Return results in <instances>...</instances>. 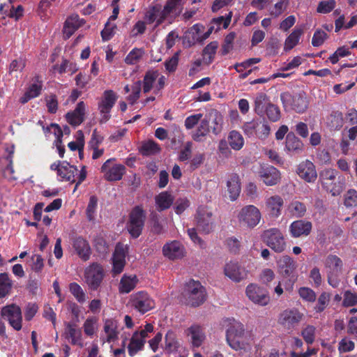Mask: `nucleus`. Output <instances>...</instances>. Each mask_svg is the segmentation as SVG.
<instances>
[{
  "mask_svg": "<svg viewBox=\"0 0 357 357\" xmlns=\"http://www.w3.org/2000/svg\"><path fill=\"white\" fill-rule=\"evenodd\" d=\"M338 172L333 169H325L319 173V182L322 188L333 196L340 195L344 187L342 176H337Z\"/></svg>",
  "mask_w": 357,
  "mask_h": 357,
  "instance_id": "f257e3e1",
  "label": "nucleus"
},
{
  "mask_svg": "<svg viewBox=\"0 0 357 357\" xmlns=\"http://www.w3.org/2000/svg\"><path fill=\"white\" fill-rule=\"evenodd\" d=\"M285 148L289 152L299 153L303 149V144L294 132H291L287 135Z\"/></svg>",
  "mask_w": 357,
  "mask_h": 357,
  "instance_id": "473e14b6",
  "label": "nucleus"
},
{
  "mask_svg": "<svg viewBox=\"0 0 357 357\" xmlns=\"http://www.w3.org/2000/svg\"><path fill=\"white\" fill-rule=\"evenodd\" d=\"M98 206V198L95 195H92L89 198L86 209V215L89 221H94L96 218V209Z\"/></svg>",
  "mask_w": 357,
  "mask_h": 357,
  "instance_id": "a18cd8bd",
  "label": "nucleus"
},
{
  "mask_svg": "<svg viewBox=\"0 0 357 357\" xmlns=\"http://www.w3.org/2000/svg\"><path fill=\"white\" fill-rule=\"evenodd\" d=\"M283 206L284 199L280 195H275L266 199L265 209L271 218H278L282 214Z\"/></svg>",
  "mask_w": 357,
  "mask_h": 357,
  "instance_id": "412c9836",
  "label": "nucleus"
},
{
  "mask_svg": "<svg viewBox=\"0 0 357 357\" xmlns=\"http://www.w3.org/2000/svg\"><path fill=\"white\" fill-rule=\"evenodd\" d=\"M142 50L137 48L132 50L125 59V62L127 64H135L136 63L142 56Z\"/></svg>",
  "mask_w": 357,
  "mask_h": 357,
  "instance_id": "69168bd1",
  "label": "nucleus"
},
{
  "mask_svg": "<svg viewBox=\"0 0 357 357\" xmlns=\"http://www.w3.org/2000/svg\"><path fill=\"white\" fill-rule=\"evenodd\" d=\"M72 245L77 256L84 261H88L91 255V246L84 237L79 236L73 238Z\"/></svg>",
  "mask_w": 357,
  "mask_h": 357,
  "instance_id": "aec40b11",
  "label": "nucleus"
},
{
  "mask_svg": "<svg viewBox=\"0 0 357 357\" xmlns=\"http://www.w3.org/2000/svg\"><path fill=\"white\" fill-rule=\"evenodd\" d=\"M138 279L136 275H123L120 281L119 291L122 294H128L136 287Z\"/></svg>",
  "mask_w": 357,
  "mask_h": 357,
  "instance_id": "f704fd0d",
  "label": "nucleus"
},
{
  "mask_svg": "<svg viewBox=\"0 0 357 357\" xmlns=\"http://www.w3.org/2000/svg\"><path fill=\"white\" fill-rule=\"evenodd\" d=\"M303 317V314L297 309H287L280 313L278 321L285 328L294 329L299 324Z\"/></svg>",
  "mask_w": 357,
  "mask_h": 357,
  "instance_id": "dca6fc26",
  "label": "nucleus"
},
{
  "mask_svg": "<svg viewBox=\"0 0 357 357\" xmlns=\"http://www.w3.org/2000/svg\"><path fill=\"white\" fill-rule=\"evenodd\" d=\"M141 88H142V84L141 81L136 82L132 86V93L128 96L127 99L128 102L133 105L136 102V101L139 99L140 92H141Z\"/></svg>",
  "mask_w": 357,
  "mask_h": 357,
  "instance_id": "0e129e2a",
  "label": "nucleus"
},
{
  "mask_svg": "<svg viewBox=\"0 0 357 357\" xmlns=\"http://www.w3.org/2000/svg\"><path fill=\"white\" fill-rule=\"evenodd\" d=\"M245 292L250 301L261 306L266 305L270 301L267 291L257 284H249L246 288Z\"/></svg>",
  "mask_w": 357,
  "mask_h": 357,
  "instance_id": "f3484780",
  "label": "nucleus"
},
{
  "mask_svg": "<svg viewBox=\"0 0 357 357\" xmlns=\"http://www.w3.org/2000/svg\"><path fill=\"white\" fill-rule=\"evenodd\" d=\"M227 277L234 282H240L247 276V271L238 262L229 261L226 264L224 269Z\"/></svg>",
  "mask_w": 357,
  "mask_h": 357,
  "instance_id": "4be33fe9",
  "label": "nucleus"
},
{
  "mask_svg": "<svg viewBox=\"0 0 357 357\" xmlns=\"http://www.w3.org/2000/svg\"><path fill=\"white\" fill-rule=\"evenodd\" d=\"M116 158H112L107 160L100 168V171L104 174L105 178L108 181H120L126 172V167L123 165L118 164L111 167L112 162Z\"/></svg>",
  "mask_w": 357,
  "mask_h": 357,
  "instance_id": "4468645a",
  "label": "nucleus"
},
{
  "mask_svg": "<svg viewBox=\"0 0 357 357\" xmlns=\"http://www.w3.org/2000/svg\"><path fill=\"white\" fill-rule=\"evenodd\" d=\"M227 191L231 201L236 200L241 192V184L239 176L236 174H232L229 176L227 182Z\"/></svg>",
  "mask_w": 357,
  "mask_h": 357,
  "instance_id": "c756f323",
  "label": "nucleus"
},
{
  "mask_svg": "<svg viewBox=\"0 0 357 357\" xmlns=\"http://www.w3.org/2000/svg\"><path fill=\"white\" fill-rule=\"evenodd\" d=\"M301 34L302 31L301 29L294 30L285 40L284 50H291L293 49L298 44Z\"/></svg>",
  "mask_w": 357,
  "mask_h": 357,
  "instance_id": "49530a36",
  "label": "nucleus"
},
{
  "mask_svg": "<svg viewBox=\"0 0 357 357\" xmlns=\"http://www.w3.org/2000/svg\"><path fill=\"white\" fill-rule=\"evenodd\" d=\"M183 250V246L177 241L167 243L162 248L163 255L172 260L183 257L184 255Z\"/></svg>",
  "mask_w": 357,
  "mask_h": 357,
  "instance_id": "a878e982",
  "label": "nucleus"
},
{
  "mask_svg": "<svg viewBox=\"0 0 357 357\" xmlns=\"http://www.w3.org/2000/svg\"><path fill=\"white\" fill-rule=\"evenodd\" d=\"M85 109V103L83 101L79 102L73 112L66 114L67 122L73 126H79L84 121Z\"/></svg>",
  "mask_w": 357,
  "mask_h": 357,
  "instance_id": "393cba45",
  "label": "nucleus"
},
{
  "mask_svg": "<svg viewBox=\"0 0 357 357\" xmlns=\"http://www.w3.org/2000/svg\"><path fill=\"white\" fill-rule=\"evenodd\" d=\"M289 213L296 218H302L306 213L305 205L298 201H292L288 207Z\"/></svg>",
  "mask_w": 357,
  "mask_h": 357,
  "instance_id": "c03bdc74",
  "label": "nucleus"
},
{
  "mask_svg": "<svg viewBox=\"0 0 357 357\" xmlns=\"http://www.w3.org/2000/svg\"><path fill=\"white\" fill-rule=\"evenodd\" d=\"M265 114L268 119L273 122H276L280 119V108L271 102L266 106Z\"/></svg>",
  "mask_w": 357,
  "mask_h": 357,
  "instance_id": "603ef678",
  "label": "nucleus"
},
{
  "mask_svg": "<svg viewBox=\"0 0 357 357\" xmlns=\"http://www.w3.org/2000/svg\"><path fill=\"white\" fill-rule=\"evenodd\" d=\"M329 301L330 295L326 292L321 293L319 296L317 303L314 307L316 312L320 313L323 312L328 305Z\"/></svg>",
  "mask_w": 357,
  "mask_h": 357,
  "instance_id": "bf43d9fd",
  "label": "nucleus"
},
{
  "mask_svg": "<svg viewBox=\"0 0 357 357\" xmlns=\"http://www.w3.org/2000/svg\"><path fill=\"white\" fill-rule=\"evenodd\" d=\"M301 335L307 344H312L315 338V328L308 325L302 331Z\"/></svg>",
  "mask_w": 357,
  "mask_h": 357,
  "instance_id": "680f3d73",
  "label": "nucleus"
},
{
  "mask_svg": "<svg viewBox=\"0 0 357 357\" xmlns=\"http://www.w3.org/2000/svg\"><path fill=\"white\" fill-rule=\"evenodd\" d=\"M146 219V212L141 206H135L129 215L128 230L133 238H137L142 234Z\"/></svg>",
  "mask_w": 357,
  "mask_h": 357,
  "instance_id": "9d476101",
  "label": "nucleus"
},
{
  "mask_svg": "<svg viewBox=\"0 0 357 357\" xmlns=\"http://www.w3.org/2000/svg\"><path fill=\"white\" fill-rule=\"evenodd\" d=\"M82 336V331L75 323L68 322L66 324L65 337L71 340L72 344L83 347Z\"/></svg>",
  "mask_w": 357,
  "mask_h": 357,
  "instance_id": "bb28decb",
  "label": "nucleus"
},
{
  "mask_svg": "<svg viewBox=\"0 0 357 357\" xmlns=\"http://www.w3.org/2000/svg\"><path fill=\"white\" fill-rule=\"evenodd\" d=\"M104 331L107 334V342H111L118 338V321L114 319H107L104 321Z\"/></svg>",
  "mask_w": 357,
  "mask_h": 357,
  "instance_id": "2f4dec72",
  "label": "nucleus"
},
{
  "mask_svg": "<svg viewBox=\"0 0 357 357\" xmlns=\"http://www.w3.org/2000/svg\"><path fill=\"white\" fill-rule=\"evenodd\" d=\"M344 124L343 114L340 111L333 112L330 116V126L334 130H340Z\"/></svg>",
  "mask_w": 357,
  "mask_h": 357,
  "instance_id": "8fccbe9b",
  "label": "nucleus"
},
{
  "mask_svg": "<svg viewBox=\"0 0 357 357\" xmlns=\"http://www.w3.org/2000/svg\"><path fill=\"white\" fill-rule=\"evenodd\" d=\"M344 203L347 207L357 206V191L354 189L349 190L345 195Z\"/></svg>",
  "mask_w": 357,
  "mask_h": 357,
  "instance_id": "774afa93",
  "label": "nucleus"
},
{
  "mask_svg": "<svg viewBox=\"0 0 357 357\" xmlns=\"http://www.w3.org/2000/svg\"><path fill=\"white\" fill-rule=\"evenodd\" d=\"M182 6V0H167L162 8L163 17L166 15L167 17L171 13H176Z\"/></svg>",
  "mask_w": 357,
  "mask_h": 357,
  "instance_id": "09e8293b",
  "label": "nucleus"
},
{
  "mask_svg": "<svg viewBox=\"0 0 357 357\" xmlns=\"http://www.w3.org/2000/svg\"><path fill=\"white\" fill-rule=\"evenodd\" d=\"M163 9L160 4H155L149 6L146 10L144 20L149 24L155 22V26H160L167 18L166 15L163 17Z\"/></svg>",
  "mask_w": 357,
  "mask_h": 357,
  "instance_id": "b1692460",
  "label": "nucleus"
},
{
  "mask_svg": "<svg viewBox=\"0 0 357 357\" xmlns=\"http://www.w3.org/2000/svg\"><path fill=\"white\" fill-rule=\"evenodd\" d=\"M42 87V82L39 80V77H36L34 82L28 87L24 94L20 98V102L22 104H25L30 100L39 96Z\"/></svg>",
  "mask_w": 357,
  "mask_h": 357,
  "instance_id": "cd10ccee",
  "label": "nucleus"
},
{
  "mask_svg": "<svg viewBox=\"0 0 357 357\" xmlns=\"http://www.w3.org/2000/svg\"><path fill=\"white\" fill-rule=\"evenodd\" d=\"M336 6L335 0H328L320 1L317 6V11L319 13H329L331 12Z\"/></svg>",
  "mask_w": 357,
  "mask_h": 357,
  "instance_id": "13d9d810",
  "label": "nucleus"
},
{
  "mask_svg": "<svg viewBox=\"0 0 357 357\" xmlns=\"http://www.w3.org/2000/svg\"><path fill=\"white\" fill-rule=\"evenodd\" d=\"M69 290L79 303H83L86 301V294L79 284L71 282L69 284Z\"/></svg>",
  "mask_w": 357,
  "mask_h": 357,
  "instance_id": "de8ad7c7",
  "label": "nucleus"
},
{
  "mask_svg": "<svg viewBox=\"0 0 357 357\" xmlns=\"http://www.w3.org/2000/svg\"><path fill=\"white\" fill-rule=\"evenodd\" d=\"M244 333V326L240 322L233 323L227 330V342L233 349L237 351L244 348L243 341Z\"/></svg>",
  "mask_w": 357,
  "mask_h": 357,
  "instance_id": "f8f14e48",
  "label": "nucleus"
},
{
  "mask_svg": "<svg viewBox=\"0 0 357 357\" xmlns=\"http://www.w3.org/2000/svg\"><path fill=\"white\" fill-rule=\"evenodd\" d=\"M298 176L307 183H314L317 178L315 165L309 160L301 162L297 167Z\"/></svg>",
  "mask_w": 357,
  "mask_h": 357,
  "instance_id": "6ab92c4d",
  "label": "nucleus"
},
{
  "mask_svg": "<svg viewBox=\"0 0 357 357\" xmlns=\"http://www.w3.org/2000/svg\"><path fill=\"white\" fill-rule=\"evenodd\" d=\"M1 316L15 331L22 329V311L18 305L11 304L4 306L1 310Z\"/></svg>",
  "mask_w": 357,
  "mask_h": 357,
  "instance_id": "ddd939ff",
  "label": "nucleus"
},
{
  "mask_svg": "<svg viewBox=\"0 0 357 357\" xmlns=\"http://www.w3.org/2000/svg\"><path fill=\"white\" fill-rule=\"evenodd\" d=\"M78 169L77 167L71 165L67 161H62L61 169L59 176L61 177V180L70 181L71 183L75 182V175L77 174Z\"/></svg>",
  "mask_w": 357,
  "mask_h": 357,
  "instance_id": "7c9ffc66",
  "label": "nucleus"
},
{
  "mask_svg": "<svg viewBox=\"0 0 357 357\" xmlns=\"http://www.w3.org/2000/svg\"><path fill=\"white\" fill-rule=\"evenodd\" d=\"M270 103L268 96L265 93H257L255 99V112L257 115L263 116L265 114L266 106Z\"/></svg>",
  "mask_w": 357,
  "mask_h": 357,
  "instance_id": "72a5a7b5",
  "label": "nucleus"
},
{
  "mask_svg": "<svg viewBox=\"0 0 357 357\" xmlns=\"http://www.w3.org/2000/svg\"><path fill=\"white\" fill-rule=\"evenodd\" d=\"M209 121L203 119L195 133L192 135V139L196 142H201L202 138L207 135L210 131Z\"/></svg>",
  "mask_w": 357,
  "mask_h": 357,
  "instance_id": "37998d69",
  "label": "nucleus"
},
{
  "mask_svg": "<svg viewBox=\"0 0 357 357\" xmlns=\"http://www.w3.org/2000/svg\"><path fill=\"white\" fill-rule=\"evenodd\" d=\"M261 239L277 253H281L286 249L287 243L284 236L278 228L273 227L264 230L261 235Z\"/></svg>",
  "mask_w": 357,
  "mask_h": 357,
  "instance_id": "423d86ee",
  "label": "nucleus"
},
{
  "mask_svg": "<svg viewBox=\"0 0 357 357\" xmlns=\"http://www.w3.org/2000/svg\"><path fill=\"white\" fill-rule=\"evenodd\" d=\"M312 225L311 222L298 220H295L289 226V232L292 237L298 238L302 236H308L312 230Z\"/></svg>",
  "mask_w": 357,
  "mask_h": 357,
  "instance_id": "5701e85b",
  "label": "nucleus"
},
{
  "mask_svg": "<svg viewBox=\"0 0 357 357\" xmlns=\"http://www.w3.org/2000/svg\"><path fill=\"white\" fill-rule=\"evenodd\" d=\"M93 243L98 252L101 254L107 252L108 250V245L102 234H97L93 241Z\"/></svg>",
  "mask_w": 357,
  "mask_h": 357,
  "instance_id": "864d4df0",
  "label": "nucleus"
},
{
  "mask_svg": "<svg viewBox=\"0 0 357 357\" xmlns=\"http://www.w3.org/2000/svg\"><path fill=\"white\" fill-rule=\"evenodd\" d=\"M159 76L158 70H148L143 79V91L144 93H149L153 87V84Z\"/></svg>",
  "mask_w": 357,
  "mask_h": 357,
  "instance_id": "58836bf2",
  "label": "nucleus"
},
{
  "mask_svg": "<svg viewBox=\"0 0 357 357\" xmlns=\"http://www.w3.org/2000/svg\"><path fill=\"white\" fill-rule=\"evenodd\" d=\"M13 282L9 278L8 273H0V298H4L11 291Z\"/></svg>",
  "mask_w": 357,
  "mask_h": 357,
  "instance_id": "a19ab883",
  "label": "nucleus"
},
{
  "mask_svg": "<svg viewBox=\"0 0 357 357\" xmlns=\"http://www.w3.org/2000/svg\"><path fill=\"white\" fill-rule=\"evenodd\" d=\"M182 294L185 304L193 307L200 306L206 300L204 287L199 281L194 280H190L185 284Z\"/></svg>",
  "mask_w": 357,
  "mask_h": 357,
  "instance_id": "f03ea898",
  "label": "nucleus"
},
{
  "mask_svg": "<svg viewBox=\"0 0 357 357\" xmlns=\"http://www.w3.org/2000/svg\"><path fill=\"white\" fill-rule=\"evenodd\" d=\"M188 331L191 336L193 346L196 347L201 346L204 337L201 327L197 325H194L188 328Z\"/></svg>",
  "mask_w": 357,
  "mask_h": 357,
  "instance_id": "79ce46f5",
  "label": "nucleus"
},
{
  "mask_svg": "<svg viewBox=\"0 0 357 357\" xmlns=\"http://www.w3.org/2000/svg\"><path fill=\"white\" fill-rule=\"evenodd\" d=\"M279 273L284 278H287L284 287L287 290H291L294 284L297 281V262L288 255L282 256L277 261Z\"/></svg>",
  "mask_w": 357,
  "mask_h": 357,
  "instance_id": "20e7f679",
  "label": "nucleus"
},
{
  "mask_svg": "<svg viewBox=\"0 0 357 357\" xmlns=\"http://www.w3.org/2000/svg\"><path fill=\"white\" fill-rule=\"evenodd\" d=\"M51 127L55 128L54 134L57 136L56 148L58 149L59 155L61 158H63L65 153V146L62 145L61 137H63V132L61 127L56 123H51Z\"/></svg>",
  "mask_w": 357,
  "mask_h": 357,
  "instance_id": "3c124183",
  "label": "nucleus"
},
{
  "mask_svg": "<svg viewBox=\"0 0 357 357\" xmlns=\"http://www.w3.org/2000/svg\"><path fill=\"white\" fill-rule=\"evenodd\" d=\"M165 349L168 351H172L178 347V343L176 340V335L174 331H168L165 335Z\"/></svg>",
  "mask_w": 357,
  "mask_h": 357,
  "instance_id": "6e6d98bb",
  "label": "nucleus"
},
{
  "mask_svg": "<svg viewBox=\"0 0 357 357\" xmlns=\"http://www.w3.org/2000/svg\"><path fill=\"white\" fill-rule=\"evenodd\" d=\"M161 149L158 144L153 140L144 142L139 148V152L143 156H150L160 153Z\"/></svg>",
  "mask_w": 357,
  "mask_h": 357,
  "instance_id": "4c0bfd02",
  "label": "nucleus"
},
{
  "mask_svg": "<svg viewBox=\"0 0 357 357\" xmlns=\"http://www.w3.org/2000/svg\"><path fill=\"white\" fill-rule=\"evenodd\" d=\"M328 38V35L321 29H317L312 39V45L313 47H319L324 44L325 40Z\"/></svg>",
  "mask_w": 357,
  "mask_h": 357,
  "instance_id": "4d7b16f0",
  "label": "nucleus"
},
{
  "mask_svg": "<svg viewBox=\"0 0 357 357\" xmlns=\"http://www.w3.org/2000/svg\"><path fill=\"white\" fill-rule=\"evenodd\" d=\"M218 48V43L215 40L211 42L204 48L202 51V57L203 61L206 64L209 65L214 61Z\"/></svg>",
  "mask_w": 357,
  "mask_h": 357,
  "instance_id": "c9c22d12",
  "label": "nucleus"
},
{
  "mask_svg": "<svg viewBox=\"0 0 357 357\" xmlns=\"http://www.w3.org/2000/svg\"><path fill=\"white\" fill-rule=\"evenodd\" d=\"M174 197L167 191L159 193L155 197L156 208L159 212L167 210L174 203Z\"/></svg>",
  "mask_w": 357,
  "mask_h": 357,
  "instance_id": "c85d7f7f",
  "label": "nucleus"
},
{
  "mask_svg": "<svg viewBox=\"0 0 357 357\" xmlns=\"http://www.w3.org/2000/svg\"><path fill=\"white\" fill-rule=\"evenodd\" d=\"M84 275L89 290L96 291L101 287L105 271L100 264L93 262L85 268Z\"/></svg>",
  "mask_w": 357,
  "mask_h": 357,
  "instance_id": "39448f33",
  "label": "nucleus"
},
{
  "mask_svg": "<svg viewBox=\"0 0 357 357\" xmlns=\"http://www.w3.org/2000/svg\"><path fill=\"white\" fill-rule=\"evenodd\" d=\"M129 305L140 314H144L155 307L153 298L144 291H139L130 295Z\"/></svg>",
  "mask_w": 357,
  "mask_h": 357,
  "instance_id": "6e6552de",
  "label": "nucleus"
},
{
  "mask_svg": "<svg viewBox=\"0 0 357 357\" xmlns=\"http://www.w3.org/2000/svg\"><path fill=\"white\" fill-rule=\"evenodd\" d=\"M126 258L120 257H112V271L114 275L120 274L124 268Z\"/></svg>",
  "mask_w": 357,
  "mask_h": 357,
  "instance_id": "e2e57ef3",
  "label": "nucleus"
},
{
  "mask_svg": "<svg viewBox=\"0 0 357 357\" xmlns=\"http://www.w3.org/2000/svg\"><path fill=\"white\" fill-rule=\"evenodd\" d=\"M228 143L232 149L239 151L244 145V139L239 132L231 130L228 136Z\"/></svg>",
  "mask_w": 357,
  "mask_h": 357,
  "instance_id": "ea45409f",
  "label": "nucleus"
},
{
  "mask_svg": "<svg viewBox=\"0 0 357 357\" xmlns=\"http://www.w3.org/2000/svg\"><path fill=\"white\" fill-rule=\"evenodd\" d=\"M213 216V213L208 206H199L195 215L197 229L207 234L212 232L215 227Z\"/></svg>",
  "mask_w": 357,
  "mask_h": 357,
  "instance_id": "9b49d317",
  "label": "nucleus"
},
{
  "mask_svg": "<svg viewBox=\"0 0 357 357\" xmlns=\"http://www.w3.org/2000/svg\"><path fill=\"white\" fill-rule=\"evenodd\" d=\"M258 174L261 179L266 185H275L279 183L280 180V171L272 165H261Z\"/></svg>",
  "mask_w": 357,
  "mask_h": 357,
  "instance_id": "a211bd4d",
  "label": "nucleus"
},
{
  "mask_svg": "<svg viewBox=\"0 0 357 357\" xmlns=\"http://www.w3.org/2000/svg\"><path fill=\"white\" fill-rule=\"evenodd\" d=\"M357 304V294L352 293L351 291L347 290L344 294V299L342 305L344 307H352Z\"/></svg>",
  "mask_w": 357,
  "mask_h": 357,
  "instance_id": "338daca9",
  "label": "nucleus"
},
{
  "mask_svg": "<svg viewBox=\"0 0 357 357\" xmlns=\"http://www.w3.org/2000/svg\"><path fill=\"white\" fill-rule=\"evenodd\" d=\"M145 342L146 340L139 339L138 332H135L128 346L129 356L133 357L139 351L142 350Z\"/></svg>",
  "mask_w": 357,
  "mask_h": 357,
  "instance_id": "e433bc0d",
  "label": "nucleus"
},
{
  "mask_svg": "<svg viewBox=\"0 0 357 357\" xmlns=\"http://www.w3.org/2000/svg\"><path fill=\"white\" fill-rule=\"evenodd\" d=\"M298 294L305 301L313 303L316 301L317 295L315 292L309 287H301L298 289Z\"/></svg>",
  "mask_w": 357,
  "mask_h": 357,
  "instance_id": "052dcab7",
  "label": "nucleus"
},
{
  "mask_svg": "<svg viewBox=\"0 0 357 357\" xmlns=\"http://www.w3.org/2000/svg\"><path fill=\"white\" fill-rule=\"evenodd\" d=\"M235 36L236 34L234 32H231L225 36L220 50V53L222 56L227 55L233 49V43Z\"/></svg>",
  "mask_w": 357,
  "mask_h": 357,
  "instance_id": "5fc2aeb1",
  "label": "nucleus"
},
{
  "mask_svg": "<svg viewBox=\"0 0 357 357\" xmlns=\"http://www.w3.org/2000/svg\"><path fill=\"white\" fill-rule=\"evenodd\" d=\"M117 96L112 90H106L98 103V109L102 115L100 123H105L110 119V112L115 105Z\"/></svg>",
  "mask_w": 357,
  "mask_h": 357,
  "instance_id": "2eb2a0df",
  "label": "nucleus"
},
{
  "mask_svg": "<svg viewBox=\"0 0 357 357\" xmlns=\"http://www.w3.org/2000/svg\"><path fill=\"white\" fill-rule=\"evenodd\" d=\"M327 279L328 284L333 288H337L340 282V275L342 271L343 262L335 255H329L325 260Z\"/></svg>",
  "mask_w": 357,
  "mask_h": 357,
  "instance_id": "0eeeda50",
  "label": "nucleus"
},
{
  "mask_svg": "<svg viewBox=\"0 0 357 357\" xmlns=\"http://www.w3.org/2000/svg\"><path fill=\"white\" fill-rule=\"evenodd\" d=\"M280 100L285 111H294L297 113H303L308 107L309 100L304 91L291 94L284 92L280 94Z\"/></svg>",
  "mask_w": 357,
  "mask_h": 357,
  "instance_id": "7ed1b4c3",
  "label": "nucleus"
},
{
  "mask_svg": "<svg viewBox=\"0 0 357 357\" xmlns=\"http://www.w3.org/2000/svg\"><path fill=\"white\" fill-rule=\"evenodd\" d=\"M261 212L254 205H248L243 207L237 215V219L241 226L252 229L260 222Z\"/></svg>",
  "mask_w": 357,
  "mask_h": 357,
  "instance_id": "1a4fd4ad",
  "label": "nucleus"
}]
</instances>
